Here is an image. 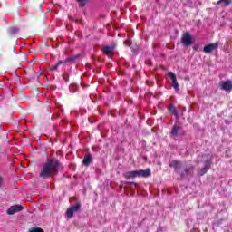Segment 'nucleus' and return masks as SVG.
<instances>
[{
    "instance_id": "1",
    "label": "nucleus",
    "mask_w": 232,
    "mask_h": 232,
    "mask_svg": "<svg viewBox=\"0 0 232 232\" xmlns=\"http://www.w3.org/2000/svg\"><path fill=\"white\" fill-rule=\"evenodd\" d=\"M60 166L61 163H59V160L56 159H47L42 170L40 171V177H42V179H49V177L57 175V173H59Z\"/></svg>"
},
{
    "instance_id": "2",
    "label": "nucleus",
    "mask_w": 232,
    "mask_h": 232,
    "mask_svg": "<svg viewBox=\"0 0 232 232\" xmlns=\"http://www.w3.org/2000/svg\"><path fill=\"white\" fill-rule=\"evenodd\" d=\"M203 159H206V161H205L204 167L198 170V175L200 177H202V175H206L208 169H211V156L208 154H204Z\"/></svg>"
},
{
    "instance_id": "3",
    "label": "nucleus",
    "mask_w": 232,
    "mask_h": 232,
    "mask_svg": "<svg viewBox=\"0 0 232 232\" xmlns=\"http://www.w3.org/2000/svg\"><path fill=\"white\" fill-rule=\"evenodd\" d=\"M81 208H82L81 202H77L75 205L67 208V211H66L67 219L70 220V218H72L73 213L79 212Z\"/></svg>"
},
{
    "instance_id": "4",
    "label": "nucleus",
    "mask_w": 232,
    "mask_h": 232,
    "mask_svg": "<svg viewBox=\"0 0 232 232\" xmlns=\"http://www.w3.org/2000/svg\"><path fill=\"white\" fill-rule=\"evenodd\" d=\"M195 171V167L193 165H188L180 172H179V175H180L181 179H184L186 177H193V172Z\"/></svg>"
},
{
    "instance_id": "5",
    "label": "nucleus",
    "mask_w": 232,
    "mask_h": 232,
    "mask_svg": "<svg viewBox=\"0 0 232 232\" xmlns=\"http://www.w3.org/2000/svg\"><path fill=\"white\" fill-rule=\"evenodd\" d=\"M181 43L183 46H191V44H193V38L191 37V34L185 33L181 37Z\"/></svg>"
},
{
    "instance_id": "6",
    "label": "nucleus",
    "mask_w": 232,
    "mask_h": 232,
    "mask_svg": "<svg viewBox=\"0 0 232 232\" xmlns=\"http://www.w3.org/2000/svg\"><path fill=\"white\" fill-rule=\"evenodd\" d=\"M169 168H173L176 173H180V169H182V161L180 160H172L169 162Z\"/></svg>"
},
{
    "instance_id": "7",
    "label": "nucleus",
    "mask_w": 232,
    "mask_h": 232,
    "mask_svg": "<svg viewBox=\"0 0 232 232\" xmlns=\"http://www.w3.org/2000/svg\"><path fill=\"white\" fill-rule=\"evenodd\" d=\"M19 211H23V206L13 205L7 209V215H14V213H19Z\"/></svg>"
},
{
    "instance_id": "8",
    "label": "nucleus",
    "mask_w": 232,
    "mask_h": 232,
    "mask_svg": "<svg viewBox=\"0 0 232 232\" xmlns=\"http://www.w3.org/2000/svg\"><path fill=\"white\" fill-rule=\"evenodd\" d=\"M219 86H220L221 90H224L225 92H231V90H232V81L227 80L226 82H221L219 83Z\"/></svg>"
},
{
    "instance_id": "9",
    "label": "nucleus",
    "mask_w": 232,
    "mask_h": 232,
    "mask_svg": "<svg viewBox=\"0 0 232 232\" xmlns=\"http://www.w3.org/2000/svg\"><path fill=\"white\" fill-rule=\"evenodd\" d=\"M169 79L172 81V87L176 92H179V82H177V75L173 72H169L168 73Z\"/></svg>"
},
{
    "instance_id": "10",
    "label": "nucleus",
    "mask_w": 232,
    "mask_h": 232,
    "mask_svg": "<svg viewBox=\"0 0 232 232\" xmlns=\"http://www.w3.org/2000/svg\"><path fill=\"white\" fill-rule=\"evenodd\" d=\"M218 48V43L210 44L208 45H206L203 49V52L205 53H211L214 50H217Z\"/></svg>"
},
{
    "instance_id": "11",
    "label": "nucleus",
    "mask_w": 232,
    "mask_h": 232,
    "mask_svg": "<svg viewBox=\"0 0 232 232\" xmlns=\"http://www.w3.org/2000/svg\"><path fill=\"white\" fill-rule=\"evenodd\" d=\"M136 175L137 177H143V178H148V177H151V170H150V169H147L145 170H136Z\"/></svg>"
},
{
    "instance_id": "12",
    "label": "nucleus",
    "mask_w": 232,
    "mask_h": 232,
    "mask_svg": "<svg viewBox=\"0 0 232 232\" xmlns=\"http://www.w3.org/2000/svg\"><path fill=\"white\" fill-rule=\"evenodd\" d=\"M113 52H115V49L113 47L104 46L102 48V53H104V55H107V57H113Z\"/></svg>"
},
{
    "instance_id": "13",
    "label": "nucleus",
    "mask_w": 232,
    "mask_h": 232,
    "mask_svg": "<svg viewBox=\"0 0 232 232\" xmlns=\"http://www.w3.org/2000/svg\"><path fill=\"white\" fill-rule=\"evenodd\" d=\"M92 162H93V156H92L90 153L85 154L83 158V166H90Z\"/></svg>"
},
{
    "instance_id": "14",
    "label": "nucleus",
    "mask_w": 232,
    "mask_h": 232,
    "mask_svg": "<svg viewBox=\"0 0 232 232\" xmlns=\"http://www.w3.org/2000/svg\"><path fill=\"white\" fill-rule=\"evenodd\" d=\"M124 179H137V170L132 171H127L123 173Z\"/></svg>"
},
{
    "instance_id": "15",
    "label": "nucleus",
    "mask_w": 232,
    "mask_h": 232,
    "mask_svg": "<svg viewBox=\"0 0 232 232\" xmlns=\"http://www.w3.org/2000/svg\"><path fill=\"white\" fill-rule=\"evenodd\" d=\"M79 59V55L69 57L66 60H61L58 62V64L61 66V64H68V63H73V61Z\"/></svg>"
},
{
    "instance_id": "16",
    "label": "nucleus",
    "mask_w": 232,
    "mask_h": 232,
    "mask_svg": "<svg viewBox=\"0 0 232 232\" xmlns=\"http://www.w3.org/2000/svg\"><path fill=\"white\" fill-rule=\"evenodd\" d=\"M180 130H182V127L175 124L172 128L171 135H173V137H177V135H179V131H180Z\"/></svg>"
},
{
    "instance_id": "17",
    "label": "nucleus",
    "mask_w": 232,
    "mask_h": 232,
    "mask_svg": "<svg viewBox=\"0 0 232 232\" xmlns=\"http://www.w3.org/2000/svg\"><path fill=\"white\" fill-rule=\"evenodd\" d=\"M169 111L172 113L176 117V119H179V112L177 111V108L175 107V105L170 104L169 106Z\"/></svg>"
},
{
    "instance_id": "18",
    "label": "nucleus",
    "mask_w": 232,
    "mask_h": 232,
    "mask_svg": "<svg viewBox=\"0 0 232 232\" xmlns=\"http://www.w3.org/2000/svg\"><path fill=\"white\" fill-rule=\"evenodd\" d=\"M232 0H219L218 5H223V6H229L231 5Z\"/></svg>"
},
{
    "instance_id": "19",
    "label": "nucleus",
    "mask_w": 232,
    "mask_h": 232,
    "mask_svg": "<svg viewBox=\"0 0 232 232\" xmlns=\"http://www.w3.org/2000/svg\"><path fill=\"white\" fill-rule=\"evenodd\" d=\"M19 32V29L17 27H10L9 28V34L10 35H15Z\"/></svg>"
},
{
    "instance_id": "20",
    "label": "nucleus",
    "mask_w": 232,
    "mask_h": 232,
    "mask_svg": "<svg viewBox=\"0 0 232 232\" xmlns=\"http://www.w3.org/2000/svg\"><path fill=\"white\" fill-rule=\"evenodd\" d=\"M125 184H126V186L124 187L125 188H130V186L132 185V186H134V189H135V188H137L139 186V184H137L133 181H126Z\"/></svg>"
},
{
    "instance_id": "21",
    "label": "nucleus",
    "mask_w": 232,
    "mask_h": 232,
    "mask_svg": "<svg viewBox=\"0 0 232 232\" xmlns=\"http://www.w3.org/2000/svg\"><path fill=\"white\" fill-rule=\"evenodd\" d=\"M69 90L71 92V93H75V92H77V85L76 84H71L69 87Z\"/></svg>"
},
{
    "instance_id": "22",
    "label": "nucleus",
    "mask_w": 232,
    "mask_h": 232,
    "mask_svg": "<svg viewBox=\"0 0 232 232\" xmlns=\"http://www.w3.org/2000/svg\"><path fill=\"white\" fill-rule=\"evenodd\" d=\"M30 232H44V230L41 227H34L31 228Z\"/></svg>"
},
{
    "instance_id": "23",
    "label": "nucleus",
    "mask_w": 232,
    "mask_h": 232,
    "mask_svg": "<svg viewBox=\"0 0 232 232\" xmlns=\"http://www.w3.org/2000/svg\"><path fill=\"white\" fill-rule=\"evenodd\" d=\"M80 6H86V3H88V0H78Z\"/></svg>"
},
{
    "instance_id": "24",
    "label": "nucleus",
    "mask_w": 232,
    "mask_h": 232,
    "mask_svg": "<svg viewBox=\"0 0 232 232\" xmlns=\"http://www.w3.org/2000/svg\"><path fill=\"white\" fill-rule=\"evenodd\" d=\"M59 63H57V64H55L54 66H52L51 67V70H53V71H55V70H57L58 68H59Z\"/></svg>"
},
{
    "instance_id": "25",
    "label": "nucleus",
    "mask_w": 232,
    "mask_h": 232,
    "mask_svg": "<svg viewBox=\"0 0 232 232\" xmlns=\"http://www.w3.org/2000/svg\"><path fill=\"white\" fill-rule=\"evenodd\" d=\"M2 184H3V178L0 176V188Z\"/></svg>"
},
{
    "instance_id": "26",
    "label": "nucleus",
    "mask_w": 232,
    "mask_h": 232,
    "mask_svg": "<svg viewBox=\"0 0 232 232\" xmlns=\"http://www.w3.org/2000/svg\"><path fill=\"white\" fill-rule=\"evenodd\" d=\"M131 189L133 190V193H135V188H131Z\"/></svg>"
},
{
    "instance_id": "27",
    "label": "nucleus",
    "mask_w": 232,
    "mask_h": 232,
    "mask_svg": "<svg viewBox=\"0 0 232 232\" xmlns=\"http://www.w3.org/2000/svg\"><path fill=\"white\" fill-rule=\"evenodd\" d=\"M71 199H73V200H75V198H71Z\"/></svg>"
},
{
    "instance_id": "28",
    "label": "nucleus",
    "mask_w": 232,
    "mask_h": 232,
    "mask_svg": "<svg viewBox=\"0 0 232 232\" xmlns=\"http://www.w3.org/2000/svg\"><path fill=\"white\" fill-rule=\"evenodd\" d=\"M121 188H122V185H121Z\"/></svg>"
}]
</instances>
